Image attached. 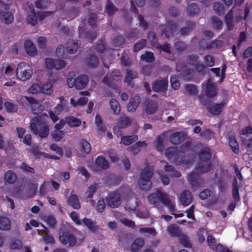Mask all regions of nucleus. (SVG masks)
Segmentation results:
<instances>
[{
    "label": "nucleus",
    "instance_id": "obj_1",
    "mask_svg": "<svg viewBox=\"0 0 252 252\" xmlns=\"http://www.w3.org/2000/svg\"><path fill=\"white\" fill-rule=\"evenodd\" d=\"M48 119V116L46 113L32 118L30 126L32 132L38 134L41 138L47 137L49 130L46 121Z\"/></svg>",
    "mask_w": 252,
    "mask_h": 252
},
{
    "label": "nucleus",
    "instance_id": "obj_2",
    "mask_svg": "<svg viewBox=\"0 0 252 252\" xmlns=\"http://www.w3.org/2000/svg\"><path fill=\"white\" fill-rule=\"evenodd\" d=\"M198 157L199 160L195 165L196 170L201 173L209 172L212 167V163L210 161L212 157L210 149L208 147H204L199 152Z\"/></svg>",
    "mask_w": 252,
    "mask_h": 252
},
{
    "label": "nucleus",
    "instance_id": "obj_3",
    "mask_svg": "<svg viewBox=\"0 0 252 252\" xmlns=\"http://www.w3.org/2000/svg\"><path fill=\"white\" fill-rule=\"evenodd\" d=\"M148 200L150 204L155 206H158L160 203H161L167 207L170 210H174V205L171 202L168 195L159 189H157L155 192L149 194Z\"/></svg>",
    "mask_w": 252,
    "mask_h": 252
},
{
    "label": "nucleus",
    "instance_id": "obj_4",
    "mask_svg": "<svg viewBox=\"0 0 252 252\" xmlns=\"http://www.w3.org/2000/svg\"><path fill=\"white\" fill-rule=\"evenodd\" d=\"M153 175V166L148 165L141 170L138 180V185L141 189L148 190L151 188V179Z\"/></svg>",
    "mask_w": 252,
    "mask_h": 252
},
{
    "label": "nucleus",
    "instance_id": "obj_5",
    "mask_svg": "<svg viewBox=\"0 0 252 252\" xmlns=\"http://www.w3.org/2000/svg\"><path fill=\"white\" fill-rule=\"evenodd\" d=\"M18 102L24 107L31 105V111L35 115L41 113L44 109V106L39 104L37 100L32 97L22 96L19 98Z\"/></svg>",
    "mask_w": 252,
    "mask_h": 252
},
{
    "label": "nucleus",
    "instance_id": "obj_6",
    "mask_svg": "<svg viewBox=\"0 0 252 252\" xmlns=\"http://www.w3.org/2000/svg\"><path fill=\"white\" fill-rule=\"evenodd\" d=\"M32 69L26 62H21L18 64L16 69L17 78L22 81H26L29 79L32 74Z\"/></svg>",
    "mask_w": 252,
    "mask_h": 252
},
{
    "label": "nucleus",
    "instance_id": "obj_7",
    "mask_svg": "<svg viewBox=\"0 0 252 252\" xmlns=\"http://www.w3.org/2000/svg\"><path fill=\"white\" fill-rule=\"evenodd\" d=\"M89 82L88 77L86 75H81L76 79L67 77V83L69 88L75 87L78 90L84 89Z\"/></svg>",
    "mask_w": 252,
    "mask_h": 252
},
{
    "label": "nucleus",
    "instance_id": "obj_8",
    "mask_svg": "<svg viewBox=\"0 0 252 252\" xmlns=\"http://www.w3.org/2000/svg\"><path fill=\"white\" fill-rule=\"evenodd\" d=\"M187 180L194 190L200 188L204 183V179L202 178L201 175L195 172L189 174Z\"/></svg>",
    "mask_w": 252,
    "mask_h": 252
},
{
    "label": "nucleus",
    "instance_id": "obj_9",
    "mask_svg": "<svg viewBox=\"0 0 252 252\" xmlns=\"http://www.w3.org/2000/svg\"><path fill=\"white\" fill-rule=\"evenodd\" d=\"M59 239L61 242L68 247H73L76 244V239L69 231L60 232Z\"/></svg>",
    "mask_w": 252,
    "mask_h": 252
},
{
    "label": "nucleus",
    "instance_id": "obj_10",
    "mask_svg": "<svg viewBox=\"0 0 252 252\" xmlns=\"http://www.w3.org/2000/svg\"><path fill=\"white\" fill-rule=\"evenodd\" d=\"M121 194L118 191H114L110 193L106 199L108 206L112 208H117L121 204Z\"/></svg>",
    "mask_w": 252,
    "mask_h": 252
},
{
    "label": "nucleus",
    "instance_id": "obj_11",
    "mask_svg": "<svg viewBox=\"0 0 252 252\" xmlns=\"http://www.w3.org/2000/svg\"><path fill=\"white\" fill-rule=\"evenodd\" d=\"M122 76L119 70H114L110 74H107L103 78L102 82L108 86L112 87L114 85V81H119Z\"/></svg>",
    "mask_w": 252,
    "mask_h": 252
},
{
    "label": "nucleus",
    "instance_id": "obj_12",
    "mask_svg": "<svg viewBox=\"0 0 252 252\" xmlns=\"http://www.w3.org/2000/svg\"><path fill=\"white\" fill-rule=\"evenodd\" d=\"M174 160L175 163L178 165H183L188 167L191 164V161L186 159V153L182 150L176 153Z\"/></svg>",
    "mask_w": 252,
    "mask_h": 252
},
{
    "label": "nucleus",
    "instance_id": "obj_13",
    "mask_svg": "<svg viewBox=\"0 0 252 252\" xmlns=\"http://www.w3.org/2000/svg\"><path fill=\"white\" fill-rule=\"evenodd\" d=\"M78 31L79 37L86 39L88 42L92 43L96 37V32L87 31L80 26L78 27Z\"/></svg>",
    "mask_w": 252,
    "mask_h": 252
},
{
    "label": "nucleus",
    "instance_id": "obj_14",
    "mask_svg": "<svg viewBox=\"0 0 252 252\" xmlns=\"http://www.w3.org/2000/svg\"><path fill=\"white\" fill-rule=\"evenodd\" d=\"M177 28L176 24L173 21H168L165 26H161V30L162 31L161 34H165V37L167 38L173 35L176 31Z\"/></svg>",
    "mask_w": 252,
    "mask_h": 252
},
{
    "label": "nucleus",
    "instance_id": "obj_15",
    "mask_svg": "<svg viewBox=\"0 0 252 252\" xmlns=\"http://www.w3.org/2000/svg\"><path fill=\"white\" fill-rule=\"evenodd\" d=\"M168 84L167 79L158 80L153 82L152 88L155 92H163L167 89Z\"/></svg>",
    "mask_w": 252,
    "mask_h": 252
},
{
    "label": "nucleus",
    "instance_id": "obj_16",
    "mask_svg": "<svg viewBox=\"0 0 252 252\" xmlns=\"http://www.w3.org/2000/svg\"><path fill=\"white\" fill-rule=\"evenodd\" d=\"M228 137L229 146L232 152L235 154H238L240 152L239 146L236 139L235 133L232 131L229 132Z\"/></svg>",
    "mask_w": 252,
    "mask_h": 252
},
{
    "label": "nucleus",
    "instance_id": "obj_17",
    "mask_svg": "<svg viewBox=\"0 0 252 252\" xmlns=\"http://www.w3.org/2000/svg\"><path fill=\"white\" fill-rule=\"evenodd\" d=\"M186 137L187 134L183 132H174L170 135L169 140L174 145H179L183 142Z\"/></svg>",
    "mask_w": 252,
    "mask_h": 252
},
{
    "label": "nucleus",
    "instance_id": "obj_18",
    "mask_svg": "<svg viewBox=\"0 0 252 252\" xmlns=\"http://www.w3.org/2000/svg\"><path fill=\"white\" fill-rule=\"evenodd\" d=\"M80 45V40L78 39H69L66 43L65 50L69 54H75Z\"/></svg>",
    "mask_w": 252,
    "mask_h": 252
},
{
    "label": "nucleus",
    "instance_id": "obj_19",
    "mask_svg": "<svg viewBox=\"0 0 252 252\" xmlns=\"http://www.w3.org/2000/svg\"><path fill=\"white\" fill-rule=\"evenodd\" d=\"M205 94L210 98L215 97L217 94V89L215 85L210 80H208L205 86Z\"/></svg>",
    "mask_w": 252,
    "mask_h": 252
},
{
    "label": "nucleus",
    "instance_id": "obj_20",
    "mask_svg": "<svg viewBox=\"0 0 252 252\" xmlns=\"http://www.w3.org/2000/svg\"><path fill=\"white\" fill-rule=\"evenodd\" d=\"M0 21L7 25L11 24L14 21V16L10 12L0 9Z\"/></svg>",
    "mask_w": 252,
    "mask_h": 252
},
{
    "label": "nucleus",
    "instance_id": "obj_21",
    "mask_svg": "<svg viewBox=\"0 0 252 252\" xmlns=\"http://www.w3.org/2000/svg\"><path fill=\"white\" fill-rule=\"evenodd\" d=\"M224 104V103L221 102L210 105L207 107V110L213 115H219L221 113Z\"/></svg>",
    "mask_w": 252,
    "mask_h": 252
},
{
    "label": "nucleus",
    "instance_id": "obj_22",
    "mask_svg": "<svg viewBox=\"0 0 252 252\" xmlns=\"http://www.w3.org/2000/svg\"><path fill=\"white\" fill-rule=\"evenodd\" d=\"M141 101V98L137 95H135L132 97L127 105L126 108L127 111L128 112L135 111L140 104Z\"/></svg>",
    "mask_w": 252,
    "mask_h": 252
},
{
    "label": "nucleus",
    "instance_id": "obj_23",
    "mask_svg": "<svg viewBox=\"0 0 252 252\" xmlns=\"http://www.w3.org/2000/svg\"><path fill=\"white\" fill-rule=\"evenodd\" d=\"M17 175L13 171L8 170L4 173V182L5 184H14L17 181Z\"/></svg>",
    "mask_w": 252,
    "mask_h": 252
},
{
    "label": "nucleus",
    "instance_id": "obj_24",
    "mask_svg": "<svg viewBox=\"0 0 252 252\" xmlns=\"http://www.w3.org/2000/svg\"><path fill=\"white\" fill-rule=\"evenodd\" d=\"M192 196L190 192L188 190L183 191L180 196V201L183 206L189 205L192 201Z\"/></svg>",
    "mask_w": 252,
    "mask_h": 252
},
{
    "label": "nucleus",
    "instance_id": "obj_25",
    "mask_svg": "<svg viewBox=\"0 0 252 252\" xmlns=\"http://www.w3.org/2000/svg\"><path fill=\"white\" fill-rule=\"evenodd\" d=\"M24 47L27 53L30 56L34 57L37 55L36 48L31 40H26L24 43Z\"/></svg>",
    "mask_w": 252,
    "mask_h": 252
},
{
    "label": "nucleus",
    "instance_id": "obj_26",
    "mask_svg": "<svg viewBox=\"0 0 252 252\" xmlns=\"http://www.w3.org/2000/svg\"><path fill=\"white\" fill-rule=\"evenodd\" d=\"M145 106V112L147 114L152 115L155 113L158 108V105L157 101L148 100Z\"/></svg>",
    "mask_w": 252,
    "mask_h": 252
},
{
    "label": "nucleus",
    "instance_id": "obj_27",
    "mask_svg": "<svg viewBox=\"0 0 252 252\" xmlns=\"http://www.w3.org/2000/svg\"><path fill=\"white\" fill-rule=\"evenodd\" d=\"M126 73L124 81L127 83L128 85H131L133 79L138 78V73L136 71L127 68L126 70Z\"/></svg>",
    "mask_w": 252,
    "mask_h": 252
},
{
    "label": "nucleus",
    "instance_id": "obj_28",
    "mask_svg": "<svg viewBox=\"0 0 252 252\" xmlns=\"http://www.w3.org/2000/svg\"><path fill=\"white\" fill-rule=\"evenodd\" d=\"M232 195L233 200L235 203L239 202L240 200L239 195V189L238 185V182L236 178H234L232 183Z\"/></svg>",
    "mask_w": 252,
    "mask_h": 252
},
{
    "label": "nucleus",
    "instance_id": "obj_29",
    "mask_svg": "<svg viewBox=\"0 0 252 252\" xmlns=\"http://www.w3.org/2000/svg\"><path fill=\"white\" fill-rule=\"evenodd\" d=\"M69 205L72 207L74 209H79L81 207L78 196L74 194H71L67 200Z\"/></svg>",
    "mask_w": 252,
    "mask_h": 252
},
{
    "label": "nucleus",
    "instance_id": "obj_30",
    "mask_svg": "<svg viewBox=\"0 0 252 252\" xmlns=\"http://www.w3.org/2000/svg\"><path fill=\"white\" fill-rule=\"evenodd\" d=\"M196 27L194 22L188 20L186 22V27L181 28L180 30L181 35H187L190 31L194 30Z\"/></svg>",
    "mask_w": 252,
    "mask_h": 252
},
{
    "label": "nucleus",
    "instance_id": "obj_31",
    "mask_svg": "<svg viewBox=\"0 0 252 252\" xmlns=\"http://www.w3.org/2000/svg\"><path fill=\"white\" fill-rule=\"evenodd\" d=\"M147 143L145 141H138L128 148V151L134 154H137L140 151L141 147H147Z\"/></svg>",
    "mask_w": 252,
    "mask_h": 252
},
{
    "label": "nucleus",
    "instance_id": "obj_32",
    "mask_svg": "<svg viewBox=\"0 0 252 252\" xmlns=\"http://www.w3.org/2000/svg\"><path fill=\"white\" fill-rule=\"evenodd\" d=\"M138 139L137 135L122 136L121 138V144H123L126 146H128L134 143Z\"/></svg>",
    "mask_w": 252,
    "mask_h": 252
},
{
    "label": "nucleus",
    "instance_id": "obj_33",
    "mask_svg": "<svg viewBox=\"0 0 252 252\" xmlns=\"http://www.w3.org/2000/svg\"><path fill=\"white\" fill-rule=\"evenodd\" d=\"M95 163L98 168L101 169H107L109 168V163L102 156H98L95 160Z\"/></svg>",
    "mask_w": 252,
    "mask_h": 252
},
{
    "label": "nucleus",
    "instance_id": "obj_34",
    "mask_svg": "<svg viewBox=\"0 0 252 252\" xmlns=\"http://www.w3.org/2000/svg\"><path fill=\"white\" fill-rule=\"evenodd\" d=\"M66 123L70 127H78L81 125V121L73 116H68L65 119Z\"/></svg>",
    "mask_w": 252,
    "mask_h": 252
},
{
    "label": "nucleus",
    "instance_id": "obj_35",
    "mask_svg": "<svg viewBox=\"0 0 252 252\" xmlns=\"http://www.w3.org/2000/svg\"><path fill=\"white\" fill-rule=\"evenodd\" d=\"M167 231L171 236L173 237H179L183 233L182 231L179 227L176 226L175 224H171L168 226Z\"/></svg>",
    "mask_w": 252,
    "mask_h": 252
},
{
    "label": "nucleus",
    "instance_id": "obj_36",
    "mask_svg": "<svg viewBox=\"0 0 252 252\" xmlns=\"http://www.w3.org/2000/svg\"><path fill=\"white\" fill-rule=\"evenodd\" d=\"M86 62L87 65L92 68L96 67L99 63L97 57L93 55H89L86 59Z\"/></svg>",
    "mask_w": 252,
    "mask_h": 252
},
{
    "label": "nucleus",
    "instance_id": "obj_37",
    "mask_svg": "<svg viewBox=\"0 0 252 252\" xmlns=\"http://www.w3.org/2000/svg\"><path fill=\"white\" fill-rule=\"evenodd\" d=\"M82 223L93 232H95L98 228L95 222L92 221L90 219L85 218L82 220Z\"/></svg>",
    "mask_w": 252,
    "mask_h": 252
},
{
    "label": "nucleus",
    "instance_id": "obj_38",
    "mask_svg": "<svg viewBox=\"0 0 252 252\" xmlns=\"http://www.w3.org/2000/svg\"><path fill=\"white\" fill-rule=\"evenodd\" d=\"M144 240L141 238L136 239L132 243L130 250L132 252H136L139 250L144 245Z\"/></svg>",
    "mask_w": 252,
    "mask_h": 252
},
{
    "label": "nucleus",
    "instance_id": "obj_39",
    "mask_svg": "<svg viewBox=\"0 0 252 252\" xmlns=\"http://www.w3.org/2000/svg\"><path fill=\"white\" fill-rule=\"evenodd\" d=\"M233 11L232 9H230L225 16V22L228 30H232L233 28Z\"/></svg>",
    "mask_w": 252,
    "mask_h": 252
},
{
    "label": "nucleus",
    "instance_id": "obj_40",
    "mask_svg": "<svg viewBox=\"0 0 252 252\" xmlns=\"http://www.w3.org/2000/svg\"><path fill=\"white\" fill-rule=\"evenodd\" d=\"M11 228L10 220L6 217H0V229L9 230Z\"/></svg>",
    "mask_w": 252,
    "mask_h": 252
},
{
    "label": "nucleus",
    "instance_id": "obj_41",
    "mask_svg": "<svg viewBox=\"0 0 252 252\" xmlns=\"http://www.w3.org/2000/svg\"><path fill=\"white\" fill-rule=\"evenodd\" d=\"M135 3L138 7H142L145 3V0H131L130 1V11L136 14L138 13V10L136 8Z\"/></svg>",
    "mask_w": 252,
    "mask_h": 252
},
{
    "label": "nucleus",
    "instance_id": "obj_42",
    "mask_svg": "<svg viewBox=\"0 0 252 252\" xmlns=\"http://www.w3.org/2000/svg\"><path fill=\"white\" fill-rule=\"evenodd\" d=\"M179 242L181 245L186 248H191V243H190L189 237L182 233L179 237Z\"/></svg>",
    "mask_w": 252,
    "mask_h": 252
},
{
    "label": "nucleus",
    "instance_id": "obj_43",
    "mask_svg": "<svg viewBox=\"0 0 252 252\" xmlns=\"http://www.w3.org/2000/svg\"><path fill=\"white\" fill-rule=\"evenodd\" d=\"M118 10L117 8L110 0L107 1V5L106 6V12L109 16L113 15L115 12Z\"/></svg>",
    "mask_w": 252,
    "mask_h": 252
},
{
    "label": "nucleus",
    "instance_id": "obj_44",
    "mask_svg": "<svg viewBox=\"0 0 252 252\" xmlns=\"http://www.w3.org/2000/svg\"><path fill=\"white\" fill-rule=\"evenodd\" d=\"M199 7L195 3H192L188 6L187 10L189 16H192L198 13Z\"/></svg>",
    "mask_w": 252,
    "mask_h": 252
},
{
    "label": "nucleus",
    "instance_id": "obj_45",
    "mask_svg": "<svg viewBox=\"0 0 252 252\" xmlns=\"http://www.w3.org/2000/svg\"><path fill=\"white\" fill-rule=\"evenodd\" d=\"M4 106L8 113H15L18 110V105L14 103L6 101L4 103Z\"/></svg>",
    "mask_w": 252,
    "mask_h": 252
},
{
    "label": "nucleus",
    "instance_id": "obj_46",
    "mask_svg": "<svg viewBox=\"0 0 252 252\" xmlns=\"http://www.w3.org/2000/svg\"><path fill=\"white\" fill-rule=\"evenodd\" d=\"M213 8L216 13L220 16L223 15L225 9L223 5L219 2H215L213 4Z\"/></svg>",
    "mask_w": 252,
    "mask_h": 252
},
{
    "label": "nucleus",
    "instance_id": "obj_47",
    "mask_svg": "<svg viewBox=\"0 0 252 252\" xmlns=\"http://www.w3.org/2000/svg\"><path fill=\"white\" fill-rule=\"evenodd\" d=\"M117 124L119 125V126L125 128L130 126L131 121L128 117H121L119 119Z\"/></svg>",
    "mask_w": 252,
    "mask_h": 252
},
{
    "label": "nucleus",
    "instance_id": "obj_48",
    "mask_svg": "<svg viewBox=\"0 0 252 252\" xmlns=\"http://www.w3.org/2000/svg\"><path fill=\"white\" fill-rule=\"evenodd\" d=\"M193 70L189 68H185L181 72V75L184 80L190 81L192 77Z\"/></svg>",
    "mask_w": 252,
    "mask_h": 252
},
{
    "label": "nucleus",
    "instance_id": "obj_49",
    "mask_svg": "<svg viewBox=\"0 0 252 252\" xmlns=\"http://www.w3.org/2000/svg\"><path fill=\"white\" fill-rule=\"evenodd\" d=\"M199 58L197 54H192L187 56V61L188 63L191 65L194 66L199 62Z\"/></svg>",
    "mask_w": 252,
    "mask_h": 252
},
{
    "label": "nucleus",
    "instance_id": "obj_50",
    "mask_svg": "<svg viewBox=\"0 0 252 252\" xmlns=\"http://www.w3.org/2000/svg\"><path fill=\"white\" fill-rule=\"evenodd\" d=\"M140 58L147 63H152L155 61L154 54L149 51H146L144 54L141 55Z\"/></svg>",
    "mask_w": 252,
    "mask_h": 252
},
{
    "label": "nucleus",
    "instance_id": "obj_51",
    "mask_svg": "<svg viewBox=\"0 0 252 252\" xmlns=\"http://www.w3.org/2000/svg\"><path fill=\"white\" fill-rule=\"evenodd\" d=\"M109 103L113 112L116 114H119L120 112V106L118 101L115 99L111 98Z\"/></svg>",
    "mask_w": 252,
    "mask_h": 252
},
{
    "label": "nucleus",
    "instance_id": "obj_52",
    "mask_svg": "<svg viewBox=\"0 0 252 252\" xmlns=\"http://www.w3.org/2000/svg\"><path fill=\"white\" fill-rule=\"evenodd\" d=\"M97 21V15L96 14L94 13H91L89 15V17L88 20V22L89 25L92 28H95L96 27V22Z\"/></svg>",
    "mask_w": 252,
    "mask_h": 252
},
{
    "label": "nucleus",
    "instance_id": "obj_53",
    "mask_svg": "<svg viewBox=\"0 0 252 252\" xmlns=\"http://www.w3.org/2000/svg\"><path fill=\"white\" fill-rule=\"evenodd\" d=\"M19 168L24 172L34 174L35 172L34 168L29 166L25 162H22L19 166Z\"/></svg>",
    "mask_w": 252,
    "mask_h": 252
},
{
    "label": "nucleus",
    "instance_id": "obj_54",
    "mask_svg": "<svg viewBox=\"0 0 252 252\" xmlns=\"http://www.w3.org/2000/svg\"><path fill=\"white\" fill-rule=\"evenodd\" d=\"M121 64L125 66H129L132 64V60L128 55L122 54L121 57Z\"/></svg>",
    "mask_w": 252,
    "mask_h": 252
},
{
    "label": "nucleus",
    "instance_id": "obj_55",
    "mask_svg": "<svg viewBox=\"0 0 252 252\" xmlns=\"http://www.w3.org/2000/svg\"><path fill=\"white\" fill-rule=\"evenodd\" d=\"M147 40L145 39H141L136 42L133 46V51L137 52L143 49L146 45Z\"/></svg>",
    "mask_w": 252,
    "mask_h": 252
},
{
    "label": "nucleus",
    "instance_id": "obj_56",
    "mask_svg": "<svg viewBox=\"0 0 252 252\" xmlns=\"http://www.w3.org/2000/svg\"><path fill=\"white\" fill-rule=\"evenodd\" d=\"M82 151L85 154H88L91 151V144L86 140L82 139L80 142Z\"/></svg>",
    "mask_w": 252,
    "mask_h": 252
},
{
    "label": "nucleus",
    "instance_id": "obj_57",
    "mask_svg": "<svg viewBox=\"0 0 252 252\" xmlns=\"http://www.w3.org/2000/svg\"><path fill=\"white\" fill-rule=\"evenodd\" d=\"M95 49L99 53H103L106 49L105 42L101 39L99 40L95 44Z\"/></svg>",
    "mask_w": 252,
    "mask_h": 252
},
{
    "label": "nucleus",
    "instance_id": "obj_58",
    "mask_svg": "<svg viewBox=\"0 0 252 252\" xmlns=\"http://www.w3.org/2000/svg\"><path fill=\"white\" fill-rule=\"evenodd\" d=\"M179 150L175 147H169L167 148L165 152V156L168 159H170L172 157L175 156L176 153Z\"/></svg>",
    "mask_w": 252,
    "mask_h": 252
},
{
    "label": "nucleus",
    "instance_id": "obj_59",
    "mask_svg": "<svg viewBox=\"0 0 252 252\" xmlns=\"http://www.w3.org/2000/svg\"><path fill=\"white\" fill-rule=\"evenodd\" d=\"M51 135L56 141H60L63 138L64 132L63 130H55L51 132Z\"/></svg>",
    "mask_w": 252,
    "mask_h": 252
},
{
    "label": "nucleus",
    "instance_id": "obj_60",
    "mask_svg": "<svg viewBox=\"0 0 252 252\" xmlns=\"http://www.w3.org/2000/svg\"><path fill=\"white\" fill-rule=\"evenodd\" d=\"M45 220L50 228H54L57 223L56 218L52 215L45 216Z\"/></svg>",
    "mask_w": 252,
    "mask_h": 252
},
{
    "label": "nucleus",
    "instance_id": "obj_61",
    "mask_svg": "<svg viewBox=\"0 0 252 252\" xmlns=\"http://www.w3.org/2000/svg\"><path fill=\"white\" fill-rule=\"evenodd\" d=\"M185 90L191 95H195L198 92L197 86L193 84H187L185 86Z\"/></svg>",
    "mask_w": 252,
    "mask_h": 252
},
{
    "label": "nucleus",
    "instance_id": "obj_62",
    "mask_svg": "<svg viewBox=\"0 0 252 252\" xmlns=\"http://www.w3.org/2000/svg\"><path fill=\"white\" fill-rule=\"evenodd\" d=\"M13 69L10 66H7L5 69H4V67L0 71V74L1 76L6 79L9 77L12 74Z\"/></svg>",
    "mask_w": 252,
    "mask_h": 252
},
{
    "label": "nucleus",
    "instance_id": "obj_63",
    "mask_svg": "<svg viewBox=\"0 0 252 252\" xmlns=\"http://www.w3.org/2000/svg\"><path fill=\"white\" fill-rule=\"evenodd\" d=\"M40 93L45 94H51L53 92L52 85L50 84H46L41 86Z\"/></svg>",
    "mask_w": 252,
    "mask_h": 252
},
{
    "label": "nucleus",
    "instance_id": "obj_64",
    "mask_svg": "<svg viewBox=\"0 0 252 252\" xmlns=\"http://www.w3.org/2000/svg\"><path fill=\"white\" fill-rule=\"evenodd\" d=\"M242 144L246 148H252V137H245L241 136Z\"/></svg>",
    "mask_w": 252,
    "mask_h": 252
}]
</instances>
